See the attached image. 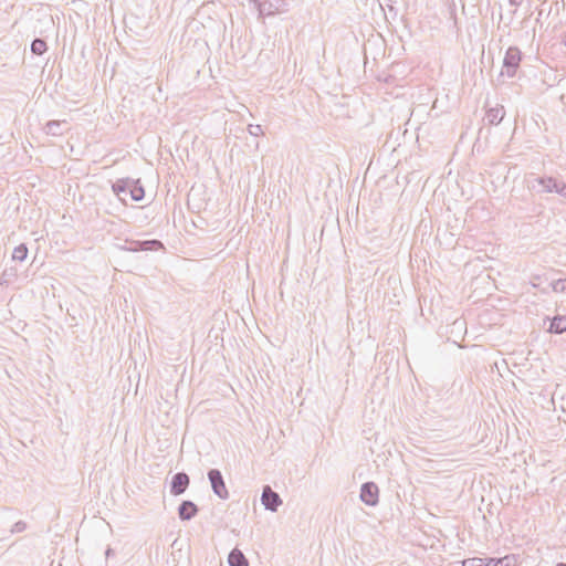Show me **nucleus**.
Masks as SVG:
<instances>
[{"label":"nucleus","mask_w":566,"mask_h":566,"mask_svg":"<svg viewBox=\"0 0 566 566\" xmlns=\"http://www.w3.org/2000/svg\"><path fill=\"white\" fill-rule=\"evenodd\" d=\"M129 184H133V179L130 178H123V179H118L116 180L113 185H112V189L113 191L116 193V196L125 202V197L122 196L123 191L125 189H128L129 188Z\"/></svg>","instance_id":"nucleus-15"},{"label":"nucleus","mask_w":566,"mask_h":566,"mask_svg":"<svg viewBox=\"0 0 566 566\" xmlns=\"http://www.w3.org/2000/svg\"><path fill=\"white\" fill-rule=\"evenodd\" d=\"M164 248L159 240H144V241H132L125 249L132 252L147 251V250H159Z\"/></svg>","instance_id":"nucleus-8"},{"label":"nucleus","mask_w":566,"mask_h":566,"mask_svg":"<svg viewBox=\"0 0 566 566\" xmlns=\"http://www.w3.org/2000/svg\"><path fill=\"white\" fill-rule=\"evenodd\" d=\"M261 503L265 510L276 512L282 505V499L270 485H264L261 494Z\"/></svg>","instance_id":"nucleus-5"},{"label":"nucleus","mask_w":566,"mask_h":566,"mask_svg":"<svg viewBox=\"0 0 566 566\" xmlns=\"http://www.w3.org/2000/svg\"><path fill=\"white\" fill-rule=\"evenodd\" d=\"M528 187L537 193H558L560 197L566 198V182L552 176L534 178Z\"/></svg>","instance_id":"nucleus-1"},{"label":"nucleus","mask_w":566,"mask_h":566,"mask_svg":"<svg viewBox=\"0 0 566 566\" xmlns=\"http://www.w3.org/2000/svg\"><path fill=\"white\" fill-rule=\"evenodd\" d=\"M521 61V50L517 46H509L503 59V71L501 72V75L506 74L507 77L515 76Z\"/></svg>","instance_id":"nucleus-2"},{"label":"nucleus","mask_w":566,"mask_h":566,"mask_svg":"<svg viewBox=\"0 0 566 566\" xmlns=\"http://www.w3.org/2000/svg\"><path fill=\"white\" fill-rule=\"evenodd\" d=\"M261 18L271 17L286 11L285 0H252Z\"/></svg>","instance_id":"nucleus-3"},{"label":"nucleus","mask_w":566,"mask_h":566,"mask_svg":"<svg viewBox=\"0 0 566 566\" xmlns=\"http://www.w3.org/2000/svg\"><path fill=\"white\" fill-rule=\"evenodd\" d=\"M360 500L368 506L377 505L379 501V489L374 482H365L360 488Z\"/></svg>","instance_id":"nucleus-6"},{"label":"nucleus","mask_w":566,"mask_h":566,"mask_svg":"<svg viewBox=\"0 0 566 566\" xmlns=\"http://www.w3.org/2000/svg\"><path fill=\"white\" fill-rule=\"evenodd\" d=\"M207 475L211 484L212 492L221 500L229 499V491L226 486L221 471L218 469H210Z\"/></svg>","instance_id":"nucleus-4"},{"label":"nucleus","mask_w":566,"mask_h":566,"mask_svg":"<svg viewBox=\"0 0 566 566\" xmlns=\"http://www.w3.org/2000/svg\"><path fill=\"white\" fill-rule=\"evenodd\" d=\"M485 558L473 557L462 562L463 566H485Z\"/></svg>","instance_id":"nucleus-20"},{"label":"nucleus","mask_w":566,"mask_h":566,"mask_svg":"<svg viewBox=\"0 0 566 566\" xmlns=\"http://www.w3.org/2000/svg\"><path fill=\"white\" fill-rule=\"evenodd\" d=\"M28 247L24 243L19 244L13 249L12 260L23 262L28 256Z\"/></svg>","instance_id":"nucleus-17"},{"label":"nucleus","mask_w":566,"mask_h":566,"mask_svg":"<svg viewBox=\"0 0 566 566\" xmlns=\"http://www.w3.org/2000/svg\"><path fill=\"white\" fill-rule=\"evenodd\" d=\"M145 197V190L139 179H133V184H129V198L133 201H140Z\"/></svg>","instance_id":"nucleus-12"},{"label":"nucleus","mask_w":566,"mask_h":566,"mask_svg":"<svg viewBox=\"0 0 566 566\" xmlns=\"http://www.w3.org/2000/svg\"><path fill=\"white\" fill-rule=\"evenodd\" d=\"M198 511V506L192 501L185 500L178 506V516L181 521H190L197 515Z\"/></svg>","instance_id":"nucleus-9"},{"label":"nucleus","mask_w":566,"mask_h":566,"mask_svg":"<svg viewBox=\"0 0 566 566\" xmlns=\"http://www.w3.org/2000/svg\"><path fill=\"white\" fill-rule=\"evenodd\" d=\"M67 129L65 120H49L43 127L44 133L51 136H62Z\"/></svg>","instance_id":"nucleus-10"},{"label":"nucleus","mask_w":566,"mask_h":566,"mask_svg":"<svg viewBox=\"0 0 566 566\" xmlns=\"http://www.w3.org/2000/svg\"><path fill=\"white\" fill-rule=\"evenodd\" d=\"M122 196H123V197H125V199H126L127 197H129V188H128V189H125V190L123 191Z\"/></svg>","instance_id":"nucleus-25"},{"label":"nucleus","mask_w":566,"mask_h":566,"mask_svg":"<svg viewBox=\"0 0 566 566\" xmlns=\"http://www.w3.org/2000/svg\"><path fill=\"white\" fill-rule=\"evenodd\" d=\"M504 114L503 106L490 108L486 112V120L490 125H497L502 122Z\"/></svg>","instance_id":"nucleus-14"},{"label":"nucleus","mask_w":566,"mask_h":566,"mask_svg":"<svg viewBox=\"0 0 566 566\" xmlns=\"http://www.w3.org/2000/svg\"><path fill=\"white\" fill-rule=\"evenodd\" d=\"M248 130L250 135L255 137L264 134L261 125H249Z\"/></svg>","instance_id":"nucleus-21"},{"label":"nucleus","mask_w":566,"mask_h":566,"mask_svg":"<svg viewBox=\"0 0 566 566\" xmlns=\"http://www.w3.org/2000/svg\"><path fill=\"white\" fill-rule=\"evenodd\" d=\"M485 566H510L509 557L504 558H485Z\"/></svg>","instance_id":"nucleus-19"},{"label":"nucleus","mask_w":566,"mask_h":566,"mask_svg":"<svg viewBox=\"0 0 566 566\" xmlns=\"http://www.w3.org/2000/svg\"><path fill=\"white\" fill-rule=\"evenodd\" d=\"M549 285L554 292L565 293L566 292V277L555 280V281L551 282Z\"/></svg>","instance_id":"nucleus-18"},{"label":"nucleus","mask_w":566,"mask_h":566,"mask_svg":"<svg viewBox=\"0 0 566 566\" xmlns=\"http://www.w3.org/2000/svg\"><path fill=\"white\" fill-rule=\"evenodd\" d=\"M27 530V523L23 521H18L13 524L12 532L13 533H21Z\"/></svg>","instance_id":"nucleus-22"},{"label":"nucleus","mask_w":566,"mask_h":566,"mask_svg":"<svg viewBox=\"0 0 566 566\" xmlns=\"http://www.w3.org/2000/svg\"><path fill=\"white\" fill-rule=\"evenodd\" d=\"M229 566H249V562L239 548H233L228 556Z\"/></svg>","instance_id":"nucleus-11"},{"label":"nucleus","mask_w":566,"mask_h":566,"mask_svg":"<svg viewBox=\"0 0 566 566\" xmlns=\"http://www.w3.org/2000/svg\"><path fill=\"white\" fill-rule=\"evenodd\" d=\"M113 555H114V551L111 547H107L105 551L106 558H109Z\"/></svg>","instance_id":"nucleus-24"},{"label":"nucleus","mask_w":566,"mask_h":566,"mask_svg":"<svg viewBox=\"0 0 566 566\" xmlns=\"http://www.w3.org/2000/svg\"><path fill=\"white\" fill-rule=\"evenodd\" d=\"M548 332L553 334H562L566 332V316L556 315L551 319Z\"/></svg>","instance_id":"nucleus-13"},{"label":"nucleus","mask_w":566,"mask_h":566,"mask_svg":"<svg viewBox=\"0 0 566 566\" xmlns=\"http://www.w3.org/2000/svg\"><path fill=\"white\" fill-rule=\"evenodd\" d=\"M556 566H566L565 563H558Z\"/></svg>","instance_id":"nucleus-26"},{"label":"nucleus","mask_w":566,"mask_h":566,"mask_svg":"<svg viewBox=\"0 0 566 566\" xmlns=\"http://www.w3.org/2000/svg\"><path fill=\"white\" fill-rule=\"evenodd\" d=\"M190 484L189 475L186 472H178L171 478L170 494L178 496L185 493Z\"/></svg>","instance_id":"nucleus-7"},{"label":"nucleus","mask_w":566,"mask_h":566,"mask_svg":"<svg viewBox=\"0 0 566 566\" xmlns=\"http://www.w3.org/2000/svg\"><path fill=\"white\" fill-rule=\"evenodd\" d=\"M523 0H509V3L513 7H520Z\"/></svg>","instance_id":"nucleus-23"},{"label":"nucleus","mask_w":566,"mask_h":566,"mask_svg":"<svg viewBox=\"0 0 566 566\" xmlns=\"http://www.w3.org/2000/svg\"><path fill=\"white\" fill-rule=\"evenodd\" d=\"M48 50L46 42L43 39L35 38L31 42V52L35 55H42Z\"/></svg>","instance_id":"nucleus-16"}]
</instances>
